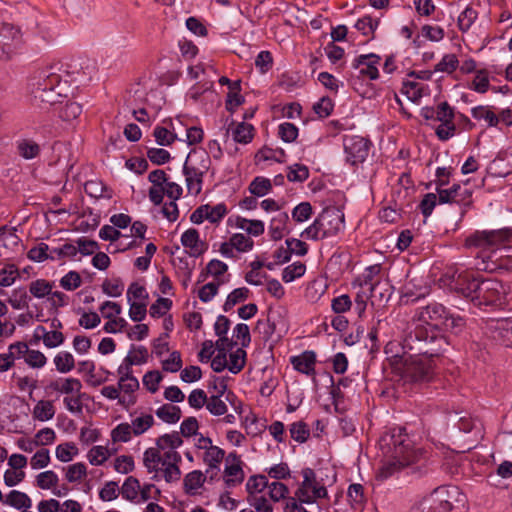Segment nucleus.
<instances>
[{
  "label": "nucleus",
  "instance_id": "21",
  "mask_svg": "<svg viewBox=\"0 0 512 512\" xmlns=\"http://www.w3.org/2000/svg\"><path fill=\"white\" fill-rule=\"evenodd\" d=\"M290 362L293 368L300 373L315 374L316 355L313 351H304L300 355L292 356Z\"/></svg>",
  "mask_w": 512,
  "mask_h": 512
},
{
  "label": "nucleus",
  "instance_id": "39",
  "mask_svg": "<svg viewBox=\"0 0 512 512\" xmlns=\"http://www.w3.org/2000/svg\"><path fill=\"white\" fill-rule=\"evenodd\" d=\"M36 486L43 490H52V488L56 487L59 482L58 475L52 471L47 470L39 473L35 479Z\"/></svg>",
  "mask_w": 512,
  "mask_h": 512
},
{
  "label": "nucleus",
  "instance_id": "3",
  "mask_svg": "<svg viewBox=\"0 0 512 512\" xmlns=\"http://www.w3.org/2000/svg\"><path fill=\"white\" fill-rule=\"evenodd\" d=\"M70 74L62 64L42 69L31 83L34 101L38 104L54 105L62 96L63 85L69 82Z\"/></svg>",
  "mask_w": 512,
  "mask_h": 512
},
{
  "label": "nucleus",
  "instance_id": "29",
  "mask_svg": "<svg viewBox=\"0 0 512 512\" xmlns=\"http://www.w3.org/2000/svg\"><path fill=\"white\" fill-rule=\"evenodd\" d=\"M288 220V214L285 212H280L272 218L269 226V233L272 239L279 240L284 236Z\"/></svg>",
  "mask_w": 512,
  "mask_h": 512
},
{
  "label": "nucleus",
  "instance_id": "36",
  "mask_svg": "<svg viewBox=\"0 0 512 512\" xmlns=\"http://www.w3.org/2000/svg\"><path fill=\"white\" fill-rule=\"evenodd\" d=\"M205 481L204 474L199 470H194L188 473L184 478V489L188 494H194L195 491L200 488Z\"/></svg>",
  "mask_w": 512,
  "mask_h": 512
},
{
  "label": "nucleus",
  "instance_id": "15",
  "mask_svg": "<svg viewBox=\"0 0 512 512\" xmlns=\"http://www.w3.org/2000/svg\"><path fill=\"white\" fill-rule=\"evenodd\" d=\"M447 313L448 311L442 304L437 302L430 303L417 311L416 316L422 324L416 327H433L443 334L439 326L443 325L445 319H447Z\"/></svg>",
  "mask_w": 512,
  "mask_h": 512
},
{
  "label": "nucleus",
  "instance_id": "22",
  "mask_svg": "<svg viewBox=\"0 0 512 512\" xmlns=\"http://www.w3.org/2000/svg\"><path fill=\"white\" fill-rule=\"evenodd\" d=\"M49 388L54 392L69 396L79 394L82 389V383L77 378H58L50 382Z\"/></svg>",
  "mask_w": 512,
  "mask_h": 512
},
{
  "label": "nucleus",
  "instance_id": "51",
  "mask_svg": "<svg viewBox=\"0 0 512 512\" xmlns=\"http://www.w3.org/2000/svg\"><path fill=\"white\" fill-rule=\"evenodd\" d=\"M162 379L163 377L161 373L157 370H153L148 371L144 374L142 382L149 392L155 393L158 391L159 384L162 381Z\"/></svg>",
  "mask_w": 512,
  "mask_h": 512
},
{
  "label": "nucleus",
  "instance_id": "7",
  "mask_svg": "<svg viewBox=\"0 0 512 512\" xmlns=\"http://www.w3.org/2000/svg\"><path fill=\"white\" fill-rule=\"evenodd\" d=\"M512 241V230L508 228L490 231H476L465 240L468 248H479L495 254L497 249L507 248Z\"/></svg>",
  "mask_w": 512,
  "mask_h": 512
},
{
  "label": "nucleus",
  "instance_id": "64",
  "mask_svg": "<svg viewBox=\"0 0 512 512\" xmlns=\"http://www.w3.org/2000/svg\"><path fill=\"white\" fill-rule=\"evenodd\" d=\"M247 501L256 512H273V507L266 495L255 497L247 496Z\"/></svg>",
  "mask_w": 512,
  "mask_h": 512
},
{
  "label": "nucleus",
  "instance_id": "59",
  "mask_svg": "<svg viewBox=\"0 0 512 512\" xmlns=\"http://www.w3.org/2000/svg\"><path fill=\"white\" fill-rule=\"evenodd\" d=\"M19 276L18 269L15 265H6L0 270V286H11Z\"/></svg>",
  "mask_w": 512,
  "mask_h": 512
},
{
  "label": "nucleus",
  "instance_id": "50",
  "mask_svg": "<svg viewBox=\"0 0 512 512\" xmlns=\"http://www.w3.org/2000/svg\"><path fill=\"white\" fill-rule=\"evenodd\" d=\"M133 434V430L128 423H121L117 425L111 431V439L113 442H123L126 443L131 440V436Z\"/></svg>",
  "mask_w": 512,
  "mask_h": 512
},
{
  "label": "nucleus",
  "instance_id": "45",
  "mask_svg": "<svg viewBox=\"0 0 512 512\" xmlns=\"http://www.w3.org/2000/svg\"><path fill=\"white\" fill-rule=\"evenodd\" d=\"M402 93L405 94L409 100L416 103L423 95V87L418 82L407 80L403 82Z\"/></svg>",
  "mask_w": 512,
  "mask_h": 512
},
{
  "label": "nucleus",
  "instance_id": "46",
  "mask_svg": "<svg viewBox=\"0 0 512 512\" xmlns=\"http://www.w3.org/2000/svg\"><path fill=\"white\" fill-rule=\"evenodd\" d=\"M306 271V266L302 262H294L293 264L287 266L282 273V279L284 282L289 283L294 281L296 278L304 275Z\"/></svg>",
  "mask_w": 512,
  "mask_h": 512
},
{
  "label": "nucleus",
  "instance_id": "20",
  "mask_svg": "<svg viewBox=\"0 0 512 512\" xmlns=\"http://www.w3.org/2000/svg\"><path fill=\"white\" fill-rule=\"evenodd\" d=\"M181 244L188 249L187 252L191 257H199L207 250L206 243L200 240L199 232L194 228L182 234Z\"/></svg>",
  "mask_w": 512,
  "mask_h": 512
},
{
  "label": "nucleus",
  "instance_id": "30",
  "mask_svg": "<svg viewBox=\"0 0 512 512\" xmlns=\"http://www.w3.org/2000/svg\"><path fill=\"white\" fill-rule=\"evenodd\" d=\"M183 443V440L180 437L178 432H172L170 434H164L160 436L156 441V447L159 448L160 451L164 452L167 450H173L180 447Z\"/></svg>",
  "mask_w": 512,
  "mask_h": 512
},
{
  "label": "nucleus",
  "instance_id": "38",
  "mask_svg": "<svg viewBox=\"0 0 512 512\" xmlns=\"http://www.w3.org/2000/svg\"><path fill=\"white\" fill-rule=\"evenodd\" d=\"M246 363V351L241 347L237 348L229 355V362L227 361L228 370L233 373H239Z\"/></svg>",
  "mask_w": 512,
  "mask_h": 512
},
{
  "label": "nucleus",
  "instance_id": "24",
  "mask_svg": "<svg viewBox=\"0 0 512 512\" xmlns=\"http://www.w3.org/2000/svg\"><path fill=\"white\" fill-rule=\"evenodd\" d=\"M226 388V384L222 383L217 394L208 397L206 409L214 416L225 415L228 411V407L225 401L222 399V396L225 394Z\"/></svg>",
  "mask_w": 512,
  "mask_h": 512
},
{
  "label": "nucleus",
  "instance_id": "63",
  "mask_svg": "<svg viewBox=\"0 0 512 512\" xmlns=\"http://www.w3.org/2000/svg\"><path fill=\"white\" fill-rule=\"evenodd\" d=\"M477 18V12L467 7L458 17V26L461 31H467Z\"/></svg>",
  "mask_w": 512,
  "mask_h": 512
},
{
  "label": "nucleus",
  "instance_id": "26",
  "mask_svg": "<svg viewBox=\"0 0 512 512\" xmlns=\"http://www.w3.org/2000/svg\"><path fill=\"white\" fill-rule=\"evenodd\" d=\"M268 479L264 475H253L249 477L246 483V490L248 496H263L266 495L265 490H267Z\"/></svg>",
  "mask_w": 512,
  "mask_h": 512
},
{
  "label": "nucleus",
  "instance_id": "34",
  "mask_svg": "<svg viewBox=\"0 0 512 512\" xmlns=\"http://www.w3.org/2000/svg\"><path fill=\"white\" fill-rule=\"evenodd\" d=\"M17 152L24 159L30 160L40 153V146L33 140L22 139L17 142Z\"/></svg>",
  "mask_w": 512,
  "mask_h": 512
},
{
  "label": "nucleus",
  "instance_id": "8",
  "mask_svg": "<svg viewBox=\"0 0 512 512\" xmlns=\"http://www.w3.org/2000/svg\"><path fill=\"white\" fill-rule=\"evenodd\" d=\"M23 45L21 29L14 24L0 22V61H11L20 54Z\"/></svg>",
  "mask_w": 512,
  "mask_h": 512
},
{
  "label": "nucleus",
  "instance_id": "41",
  "mask_svg": "<svg viewBox=\"0 0 512 512\" xmlns=\"http://www.w3.org/2000/svg\"><path fill=\"white\" fill-rule=\"evenodd\" d=\"M140 487L139 480L133 476H129L122 485L121 494L123 498L134 501L138 497Z\"/></svg>",
  "mask_w": 512,
  "mask_h": 512
},
{
  "label": "nucleus",
  "instance_id": "48",
  "mask_svg": "<svg viewBox=\"0 0 512 512\" xmlns=\"http://www.w3.org/2000/svg\"><path fill=\"white\" fill-rule=\"evenodd\" d=\"M249 296V290L246 287L234 289L228 296L224 303V310L229 311L237 303L245 301Z\"/></svg>",
  "mask_w": 512,
  "mask_h": 512
},
{
  "label": "nucleus",
  "instance_id": "58",
  "mask_svg": "<svg viewBox=\"0 0 512 512\" xmlns=\"http://www.w3.org/2000/svg\"><path fill=\"white\" fill-rule=\"evenodd\" d=\"M309 176V170L302 164H294L288 168L287 179L290 182H303Z\"/></svg>",
  "mask_w": 512,
  "mask_h": 512
},
{
  "label": "nucleus",
  "instance_id": "56",
  "mask_svg": "<svg viewBox=\"0 0 512 512\" xmlns=\"http://www.w3.org/2000/svg\"><path fill=\"white\" fill-rule=\"evenodd\" d=\"M124 290V284L121 279L105 280L102 283V291L108 296L119 297Z\"/></svg>",
  "mask_w": 512,
  "mask_h": 512
},
{
  "label": "nucleus",
  "instance_id": "10",
  "mask_svg": "<svg viewBox=\"0 0 512 512\" xmlns=\"http://www.w3.org/2000/svg\"><path fill=\"white\" fill-rule=\"evenodd\" d=\"M481 279L476 277L473 272H462L456 275V273L445 274L441 281L445 285H448L451 290H454L457 294L462 297L474 302V296L477 294V286Z\"/></svg>",
  "mask_w": 512,
  "mask_h": 512
},
{
  "label": "nucleus",
  "instance_id": "32",
  "mask_svg": "<svg viewBox=\"0 0 512 512\" xmlns=\"http://www.w3.org/2000/svg\"><path fill=\"white\" fill-rule=\"evenodd\" d=\"M55 415V408L51 401L40 400L33 409V417L39 421H48Z\"/></svg>",
  "mask_w": 512,
  "mask_h": 512
},
{
  "label": "nucleus",
  "instance_id": "55",
  "mask_svg": "<svg viewBox=\"0 0 512 512\" xmlns=\"http://www.w3.org/2000/svg\"><path fill=\"white\" fill-rule=\"evenodd\" d=\"M109 451L104 446H94L88 452V460L92 465H102L109 457Z\"/></svg>",
  "mask_w": 512,
  "mask_h": 512
},
{
  "label": "nucleus",
  "instance_id": "35",
  "mask_svg": "<svg viewBox=\"0 0 512 512\" xmlns=\"http://www.w3.org/2000/svg\"><path fill=\"white\" fill-rule=\"evenodd\" d=\"M56 370L60 373H68L75 368V359L70 352L61 351L54 357Z\"/></svg>",
  "mask_w": 512,
  "mask_h": 512
},
{
  "label": "nucleus",
  "instance_id": "40",
  "mask_svg": "<svg viewBox=\"0 0 512 512\" xmlns=\"http://www.w3.org/2000/svg\"><path fill=\"white\" fill-rule=\"evenodd\" d=\"M272 189V182L270 179L265 177H256L249 185V191L251 194L257 197H263L268 194Z\"/></svg>",
  "mask_w": 512,
  "mask_h": 512
},
{
  "label": "nucleus",
  "instance_id": "19",
  "mask_svg": "<svg viewBox=\"0 0 512 512\" xmlns=\"http://www.w3.org/2000/svg\"><path fill=\"white\" fill-rule=\"evenodd\" d=\"M228 464L225 467V476L227 477L225 483L228 487H233L240 484L244 479V472L241 467V460L237 453H230L227 457Z\"/></svg>",
  "mask_w": 512,
  "mask_h": 512
},
{
  "label": "nucleus",
  "instance_id": "44",
  "mask_svg": "<svg viewBox=\"0 0 512 512\" xmlns=\"http://www.w3.org/2000/svg\"><path fill=\"white\" fill-rule=\"evenodd\" d=\"M56 457L61 462H69L78 453V448L73 442L59 444L56 447Z\"/></svg>",
  "mask_w": 512,
  "mask_h": 512
},
{
  "label": "nucleus",
  "instance_id": "9",
  "mask_svg": "<svg viewBox=\"0 0 512 512\" xmlns=\"http://www.w3.org/2000/svg\"><path fill=\"white\" fill-rule=\"evenodd\" d=\"M301 474L303 480L295 491V496L301 503L312 504L327 497V489L313 469L304 468Z\"/></svg>",
  "mask_w": 512,
  "mask_h": 512
},
{
  "label": "nucleus",
  "instance_id": "18",
  "mask_svg": "<svg viewBox=\"0 0 512 512\" xmlns=\"http://www.w3.org/2000/svg\"><path fill=\"white\" fill-rule=\"evenodd\" d=\"M191 161V159H186L183 173L189 193L198 194L201 191L202 177L206 173V166L194 167Z\"/></svg>",
  "mask_w": 512,
  "mask_h": 512
},
{
  "label": "nucleus",
  "instance_id": "6",
  "mask_svg": "<svg viewBox=\"0 0 512 512\" xmlns=\"http://www.w3.org/2000/svg\"><path fill=\"white\" fill-rule=\"evenodd\" d=\"M439 356L412 352L397 370L401 372L403 379L406 381L414 383L428 382L434 376V359Z\"/></svg>",
  "mask_w": 512,
  "mask_h": 512
},
{
  "label": "nucleus",
  "instance_id": "57",
  "mask_svg": "<svg viewBox=\"0 0 512 512\" xmlns=\"http://www.w3.org/2000/svg\"><path fill=\"white\" fill-rule=\"evenodd\" d=\"M279 137L286 143H292L298 136V128L289 122H284L278 127Z\"/></svg>",
  "mask_w": 512,
  "mask_h": 512
},
{
  "label": "nucleus",
  "instance_id": "37",
  "mask_svg": "<svg viewBox=\"0 0 512 512\" xmlns=\"http://www.w3.org/2000/svg\"><path fill=\"white\" fill-rule=\"evenodd\" d=\"M54 288V282L45 279H37L29 284V292L36 298H44L49 296Z\"/></svg>",
  "mask_w": 512,
  "mask_h": 512
},
{
  "label": "nucleus",
  "instance_id": "23",
  "mask_svg": "<svg viewBox=\"0 0 512 512\" xmlns=\"http://www.w3.org/2000/svg\"><path fill=\"white\" fill-rule=\"evenodd\" d=\"M3 504L23 511L31 508L32 500L28 494L22 491L11 490L8 494L5 495Z\"/></svg>",
  "mask_w": 512,
  "mask_h": 512
},
{
  "label": "nucleus",
  "instance_id": "2",
  "mask_svg": "<svg viewBox=\"0 0 512 512\" xmlns=\"http://www.w3.org/2000/svg\"><path fill=\"white\" fill-rule=\"evenodd\" d=\"M380 445L386 448L384 454L386 460L379 470V477L387 479L405 467L419 462L424 452L420 448H414L413 442L405 433V429H393L391 433L381 437Z\"/></svg>",
  "mask_w": 512,
  "mask_h": 512
},
{
  "label": "nucleus",
  "instance_id": "61",
  "mask_svg": "<svg viewBox=\"0 0 512 512\" xmlns=\"http://www.w3.org/2000/svg\"><path fill=\"white\" fill-rule=\"evenodd\" d=\"M172 301L168 298H159L150 306L149 313L153 318H159L171 308Z\"/></svg>",
  "mask_w": 512,
  "mask_h": 512
},
{
  "label": "nucleus",
  "instance_id": "47",
  "mask_svg": "<svg viewBox=\"0 0 512 512\" xmlns=\"http://www.w3.org/2000/svg\"><path fill=\"white\" fill-rule=\"evenodd\" d=\"M459 65V61L455 54H446L441 61L434 67L435 72L453 73Z\"/></svg>",
  "mask_w": 512,
  "mask_h": 512
},
{
  "label": "nucleus",
  "instance_id": "25",
  "mask_svg": "<svg viewBox=\"0 0 512 512\" xmlns=\"http://www.w3.org/2000/svg\"><path fill=\"white\" fill-rule=\"evenodd\" d=\"M232 222V219H229ZM234 225L246 231L249 235L257 237L264 233V223L261 220H248L246 218L237 216L233 220Z\"/></svg>",
  "mask_w": 512,
  "mask_h": 512
},
{
  "label": "nucleus",
  "instance_id": "28",
  "mask_svg": "<svg viewBox=\"0 0 512 512\" xmlns=\"http://www.w3.org/2000/svg\"><path fill=\"white\" fill-rule=\"evenodd\" d=\"M225 457V451L218 446L210 447L204 452L203 461L208 465L207 473L213 470H219V466Z\"/></svg>",
  "mask_w": 512,
  "mask_h": 512
},
{
  "label": "nucleus",
  "instance_id": "16",
  "mask_svg": "<svg viewBox=\"0 0 512 512\" xmlns=\"http://www.w3.org/2000/svg\"><path fill=\"white\" fill-rule=\"evenodd\" d=\"M343 145L346 161L351 165L362 163L368 156L370 142L361 136H345Z\"/></svg>",
  "mask_w": 512,
  "mask_h": 512
},
{
  "label": "nucleus",
  "instance_id": "49",
  "mask_svg": "<svg viewBox=\"0 0 512 512\" xmlns=\"http://www.w3.org/2000/svg\"><path fill=\"white\" fill-rule=\"evenodd\" d=\"M82 113V106L77 102H66L59 111V116L65 121H72Z\"/></svg>",
  "mask_w": 512,
  "mask_h": 512
},
{
  "label": "nucleus",
  "instance_id": "54",
  "mask_svg": "<svg viewBox=\"0 0 512 512\" xmlns=\"http://www.w3.org/2000/svg\"><path fill=\"white\" fill-rule=\"evenodd\" d=\"M82 284L81 276L76 271H70L65 274L60 280V286L68 291H73L79 288Z\"/></svg>",
  "mask_w": 512,
  "mask_h": 512
},
{
  "label": "nucleus",
  "instance_id": "43",
  "mask_svg": "<svg viewBox=\"0 0 512 512\" xmlns=\"http://www.w3.org/2000/svg\"><path fill=\"white\" fill-rule=\"evenodd\" d=\"M289 432L291 438L299 443L306 442L310 435V430L307 424L303 421H298L291 424Z\"/></svg>",
  "mask_w": 512,
  "mask_h": 512
},
{
  "label": "nucleus",
  "instance_id": "31",
  "mask_svg": "<svg viewBox=\"0 0 512 512\" xmlns=\"http://www.w3.org/2000/svg\"><path fill=\"white\" fill-rule=\"evenodd\" d=\"M156 415L162 421L173 424L180 420L181 409L172 404H164L156 410Z\"/></svg>",
  "mask_w": 512,
  "mask_h": 512
},
{
  "label": "nucleus",
  "instance_id": "5",
  "mask_svg": "<svg viewBox=\"0 0 512 512\" xmlns=\"http://www.w3.org/2000/svg\"><path fill=\"white\" fill-rule=\"evenodd\" d=\"M344 227V213L335 207L326 208L301 233V236L308 240H322L337 235L344 230Z\"/></svg>",
  "mask_w": 512,
  "mask_h": 512
},
{
  "label": "nucleus",
  "instance_id": "14",
  "mask_svg": "<svg viewBox=\"0 0 512 512\" xmlns=\"http://www.w3.org/2000/svg\"><path fill=\"white\" fill-rule=\"evenodd\" d=\"M439 203H456L461 207V216H464L472 206V190L460 184H453L452 187L439 191Z\"/></svg>",
  "mask_w": 512,
  "mask_h": 512
},
{
  "label": "nucleus",
  "instance_id": "12",
  "mask_svg": "<svg viewBox=\"0 0 512 512\" xmlns=\"http://www.w3.org/2000/svg\"><path fill=\"white\" fill-rule=\"evenodd\" d=\"M450 491L446 487L436 488L428 497H425L411 512H451Z\"/></svg>",
  "mask_w": 512,
  "mask_h": 512
},
{
  "label": "nucleus",
  "instance_id": "33",
  "mask_svg": "<svg viewBox=\"0 0 512 512\" xmlns=\"http://www.w3.org/2000/svg\"><path fill=\"white\" fill-rule=\"evenodd\" d=\"M472 117L476 120H484L489 127H495L499 123L497 115L487 106H476L471 109Z\"/></svg>",
  "mask_w": 512,
  "mask_h": 512
},
{
  "label": "nucleus",
  "instance_id": "1",
  "mask_svg": "<svg viewBox=\"0 0 512 512\" xmlns=\"http://www.w3.org/2000/svg\"><path fill=\"white\" fill-rule=\"evenodd\" d=\"M450 342L445 334H441L433 327H415L404 340L389 341L384 352L391 365L398 369L409 354L428 353L442 355L449 347Z\"/></svg>",
  "mask_w": 512,
  "mask_h": 512
},
{
  "label": "nucleus",
  "instance_id": "11",
  "mask_svg": "<svg viewBox=\"0 0 512 512\" xmlns=\"http://www.w3.org/2000/svg\"><path fill=\"white\" fill-rule=\"evenodd\" d=\"M477 288V294L474 296V305L481 307L502 304L505 290L502 283L498 280H480L479 286H477Z\"/></svg>",
  "mask_w": 512,
  "mask_h": 512
},
{
  "label": "nucleus",
  "instance_id": "52",
  "mask_svg": "<svg viewBox=\"0 0 512 512\" xmlns=\"http://www.w3.org/2000/svg\"><path fill=\"white\" fill-rule=\"evenodd\" d=\"M289 490L288 487L281 482L268 483L266 494L269 495L270 499L277 502L286 497Z\"/></svg>",
  "mask_w": 512,
  "mask_h": 512
},
{
  "label": "nucleus",
  "instance_id": "13",
  "mask_svg": "<svg viewBox=\"0 0 512 512\" xmlns=\"http://www.w3.org/2000/svg\"><path fill=\"white\" fill-rule=\"evenodd\" d=\"M287 322L283 316V312L279 309L269 310L265 320L259 319L255 330L262 334L263 340H270L273 335L277 338L287 331Z\"/></svg>",
  "mask_w": 512,
  "mask_h": 512
},
{
  "label": "nucleus",
  "instance_id": "60",
  "mask_svg": "<svg viewBox=\"0 0 512 512\" xmlns=\"http://www.w3.org/2000/svg\"><path fill=\"white\" fill-rule=\"evenodd\" d=\"M232 245H234L235 249L239 252H248L253 248L254 242L253 240L241 233L233 234L230 238Z\"/></svg>",
  "mask_w": 512,
  "mask_h": 512
},
{
  "label": "nucleus",
  "instance_id": "4",
  "mask_svg": "<svg viewBox=\"0 0 512 512\" xmlns=\"http://www.w3.org/2000/svg\"><path fill=\"white\" fill-rule=\"evenodd\" d=\"M181 461V455L171 449L162 452L159 448L150 447L143 454V465L148 473L153 474L151 479L154 481H159L161 477L168 483L178 481Z\"/></svg>",
  "mask_w": 512,
  "mask_h": 512
},
{
  "label": "nucleus",
  "instance_id": "62",
  "mask_svg": "<svg viewBox=\"0 0 512 512\" xmlns=\"http://www.w3.org/2000/svg\"><path fill=\"white\" fill-rule=\"evenodd\" d=\"M66 479L74 483L86 476V466L83 463H75L66 468Z\"/></svg>",
  "mask_w": 512,
  "mask_h": 512
},
{
  "label": "nucleus",
  "instance_id": "17",
  "mask_svg": "<svg viewBox=\"0 0 512 512\" xmlns=\"http://www.w3.org/2000/svg\"><path fill=\"white\" fill-rule=\"evenodd\" d=\"M380 60V56L376 54H364L356 57L352 66L358 69L361 75L367 76L371 80H376L379 77L378 65Z\"/></svg>",
  "mask_w": 512,
  "mask_h": 512
},
{
  "label": "nucleus",
  "instance_id": "27",
  "mask_svg": "<svg viewBox=\"0 0 512 512\" xmlns=\"http://www.w3.org/2000/svg\"><path fill=\"white\" fill-rule=\"evenodd\" d=\"M231 131L233 140L245 145L252 141L255 129L251 124L240 122Z\"/></svg>",
  "mask_w": 512,
  "mask_h": 512
},
{
  "label": "nucleus",
  "instance_id": "53",
  "mask_svg": "<svg viewBox=\"0 0 512 512\" xmlns=\"http://www.w3.org/2000/svg\"><path fill=\"white\" fill-rule=\"evenodd\" d=\"M381 272V265L374 264L365 269L364 273V281L361 285V288L367 287V290L370 293H373L376 282H374V278Z\"/></svg>",
  "mask_w": 512,
  "mask_h": 512
},
{
  "label": "nucleus",
  "instance_id": "42",
  "mask_svg": "<svg viewBox=\"0 0 512 512\" xmlns=\"http://www.w3.org/2000/svg\"><path fill=\"white\" fill-rule=\"evenodd\" d=\"M153 424V416L151 414H143L133 419L130 426L133 430V435L139 436L145 433L149 428H151Z\"/></svg>",
  "mask_w": 512,
  "mask_h": 512
}]
</instances>
